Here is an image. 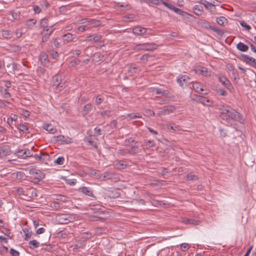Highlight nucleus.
<instances>
[{"mask_svg":"<svg viewBox=\"0 0 256 256\" xmlns=\"http://www.w3.org/2000/svg\"><path fill=\"white\" fill-rule=\"evenodd\" d=\"M219 110H220V118L228 123H230L232 120H233L242 122V114L235 110L230 108V106L228 105H222L221 108H219Z\"/></svg>","mask_w":256,"mask_h":256,"instance_id":"nucleus-1","label":"nucleus"},{"mask_svg":"<svg viewBox=\"0 0 256 256\" xmlns=\"http://www.w3.org/2000/svg\"><path fill=\"white\" fill-rule=\"evenodd\" d=\"M56 220L60 224H67L74 222L75 217L74 215L69 214H58L56 216Z\"/></svg>","mask_w":256,"mask_h":256,"instance_id":"nucleus-2","label":"nucleus"},{"mask_svg":"<svg viewBox=\"0 0 256 256\" xmlns=\"http://www.w3.org/2000/svg\"><path fill=\"white\" fill-rule=\"evenodd\" d=\"M158 46V45L154 43H145L142 44H138L132 48V50H156Z\"/></svg>","mask_w":256,"mask_h":256,"instance_id":"nucleus-3","label":"nucleus"},{"mask_svg":"<svg viewBox=\"0 0 256 256\" xmlns=\"http://www.w3.org/2000/svg\"><path fill=\"white\" fill-rule=\"evenodd\" d=\"M194 90L198 93L202 94H207L209 93L208 90H204L202 85L198 82H194L192 84Z\"/></svg>","mask_w":256,"mask_h":256,"instance_id":"nucleus-4","label":"nucleus"},{"mask_svg":"<svg viewBox=\"0 0 256 256\" xmlns=\"http://www.w3.org/2000/svg\"><path fill=\"white\" fill-rule=\"evenodd\" d=\"M190 78L188 76L186 75H179L176 79V82L178 83V85L180 87H184V86H186L188 82H189V80Z\"/></svg>","mask_w":256,"mask_h":256,"instance_id":"nucleus-5","label":"nucleus"},{"mask_svg":"<svg viewBox=\"0 0 256 256\" xmlns=\"http://www.w3.org/2000/svg\"><path fill=\"white\" fill-rule=\"evenodd\" d=\"M195 71L196 73L206 76H212L213 75V72L208 70L205 67L198 66L196 68Z\"/></svg>","mask_w":256,"mask_h":256,"instance_id":"nucleus-6","label":"nucleus"},{"mask_svg":"<svg viewBox=\"0 0 256 256\" xmlns=\"http://www.w3.org/2000/svg\"><path fill=\"white\" fill-rule=\"evenodd\" d=\"M11 154L10 148L8 145L0 146V158H4Z\"/></svg>","mask_w":256,"mask_h":256,"instance_id":"nucleus-7","label":"nucleus"},{"mask_svg":"<svg viewBox=\"0 0 256 256\" xmlns=\"http://www.w3.org/2000/svg\"><path fill=\"white\" fill-rule=\"evenodd\" d=\"M218 80L222 84L223 86H226L228 90L232 91L234 90V88L232 86L230 81L227 79V78L225 76H220L218 78Z\"/></svg>","mask_w":256,"mask_h":256,"instance_id":"nucleus-8","label":"nucleus"},{"mask_svg":"<svg viewBox=\"0 0 256 256\" xmlns=\"http://www.w3.org/2000/svg\"><path fill=\"white\" fill-rule=\"evenodd\" d=\"M242 56L244 58L245 62L256 68V60L255 58L244 54H242Z\"/></svg>","mask_w":256,"mask_h":256,"instance_id":"nucleus-9","label":"nucleus"},{"mask_svg":"<svg viewBox=\"0 0 256 256\" xmlns=\"http://www.w3.org/2000/svg\"><path fill=\"white\" fill-rule=\"evenodd\" d=\"M54 138L55 139V140L56 142H62L65 144H70L72 142V138L68 137V136H64L62 135H60L57 136H54Z\"/></svg>","mask_w":256,"mask_h":256,"instance_id":"nucleus-10","label":"nucleus"},{"mask_svg":"<svg viewBox=\"0 0 256 256\" xmlns=\"http://www.w3.org/2000/svg\"><path fill=\"white\" fill-rule=\"evenodd\" d=\"M25 196L28 198H32L38 196L36 190L33 188H26Z\"/></svg>","mask_w":256,"mask_h":256,"instance_id":"nucleus-11","label":"nucleus"},{"mask_svg":"<svg viewBox=\"0 0 256 256\" xmlns=\"http://www.w3.org/2000/svg\"><path fill=\"white\" fill-rule=\"evenodd\" d=\"M147 32V29L146 28L136 26L134 28L132 29V32L134 34L138 35H142L146 33Z\"/></svg>","mask_w":256,"mask_h":256,"instance_id":"nucleus-12","label":"nucleus"},{"mask_svg":"<svg viewBox=\"0 0 256 256\" xmlns=\"http://www.w3.org/2000/svg\"><path fill=\"white\" fill-rule=\"evenodd\" d=\"M175 110V108L174 106H169L168 108L162 110L160 111L158 113V116H160L161 115H167L169 114L170 113L172 112L174 110Z\"/></svg>","mask_w":256,"mask_h":256,"instance_id":"nucleus-13","label":"nucleus"},{"mask_svg":"<svg viewBox=\"0 0 256 256\" xmlns=\"http://www.w3.org/2000/svg\"><path fill=\"white\" fill-rule=\"evenodd\" d=\"M102 38V36L100 34H95L92 36H89L86 37V41L91 42L92 41L94 42H96L99 41Z\"/></svg>","mask_w":256,"mask_h":256,"instance_id":"nucleus-14","label":"nucleus"},{"mask_svg":"<svg viewBox=\"0 0 256 256\" xmlns=\"http://www.w3.org/2000/svg\"><path fill=\"white\" fill-rule=\"evenodd\" d=\"M62 80V77L59 74H56L52 77V82L54 86H60Z\"/></svg>","mask_w":256,"mask_h":256,"instance_id":"nucleus-15","label":"nucleus"},{"mask_svg":"<svg viewBox=\"0 0 256 256\" xmlns=\"http://www.w3.org/2000/svg\"><path fill=\"white\" fill-rule=\"evenodd\" d=\"M40 161L43 163L47 164V162L50 160V156L46 152H40Z\"/></svg>","mask_w":256,"mask_h":256,"instance_id":"nucleus-16","label":"nucleus"},{"mask_svg":"<svg viewBox=\"0 0 256 256\" xmlns=\"http://www.w3.org/2000/svg\"><path fill=\"white\" fill-rule=\"evenodd\" d=\"M198 2L202 4L205 8L208 10H211L212 8H215V6L214 4H212L206 0H200Z\"/></svg>","mask_w":256,"mask_h":256,"instance_id":"nucleus-17","label":"nucleus"},{"mask_svg":"<svg viewBox=\"0 0 256 256\" xmlns=\"http://www.w3.org/2000/svg\"><path fill=\"white\" fill-rule=\"evenodd\" d=\"M80 190L82 193H84V194H85L87 196H90L92 197H94L92 191L88 188L84 186V187L80 188Z\"/></svg>","mask_w":256,"mask_h":256,"instance_id":"nucleus-18","label":"nucleus"},{"mask_svg":"<svg viewBox=\"0 0 256 256\" xmlns=\"http://www.w3.org/2000/svg\"><path fill=\"white\" fill-rule=\"evenodd\" d=\"M193 12L196 15L201 16L203 13V8L201 6H195L193 8Z\"/></svg>","mask_w":256,"mask_h":256,"instance_id":"nucleus-19","label":"nucleus"},{"mask_svg":"<svg viewBox=\"0 0 256 256\" xmlns=\"http://www.w3.org/2000/svg\"><path fill=\"white\" fill-rule=\"evenodd\" d=\"M126 166L127 164H126V162L124 160H120L116 162L114 164L116 168L119 170L124 169L126 168Z\"/></svg>","mask_w":256,"mask_h":256,"instance_id":"nucleus-20","label":"nucleus"},{"mask_svg":"<svg viewBox=\"0 0 256 256\" xmlns=\"http://www.w3.org/2000/svg\"><path fill=\"white\" fill-rule=\"evenodd\" d=\"M236 48L241 52H246L248 49V47L247 45L244 44L242 42H239L236 46Z\"/></svg>","mask_w":256,"mask_h":256,"instance_id":"nucleus-21","label":"nucleus"},{"mask_svg":"<svg viewBox=\"0 0 256 256\" xmlns=\"http://www.w3.org/2000/svg\"><path fill=\"white\" fill-rule=\"evenodd\" d=\"M62 39L64 42H72L74 39V35L70 33H67L62 36Z\"/></svg>","mask_w":256,"mask_h":256,"instance_id":"nucleus-22","label":"nucleus"},{"mask_svg":"<svg viewBox=\"0 0 256 256\" xmlns=\"http://www.w3.org/2000/svg\"><path fill=\"white\" fill-rule=\"evenodd\" d=\"M183 222L186 224H192V225H198L200 222V221L194 220L192 218H184L183 220Z\"/></svg>","mask_w":256,"mask_h":256,"instance_id":"nucleus-23","label":"nucleus"},{"mask_svg":"<svg viewBox=\"0 0 256 256\" xmlns=\"http://www.w3.org/2000/svg\"><path fill=\"white\" fill-rule=\"evenodd\" d=\"M43 128L51 134H54L56 132V129L50 124L44 125Z\"/></svg>","mask_w":256,"mask_h":256,"instance_id":"nucleus-24","label":"nucleus"},{"mask_svg":"<svg viewBox=\"0 0 256 256\" xmlns=\"http://www.w3.org/2000/svg\"><path fill=\"white\" fill-rule=\"evenodd\" d=\"M216 22L218 24L224 26L226 24H228V20L224 16H220L217 18Z\"/></svg>","mask_w":256,"mask_h":256,"instance_id":"nucleus-25","label":"nucleus"},{"mask_svg":"<svg viewBox=\"0 0 256 256\" xmlns=\"http://www.w3.org/2000/svg\"><path fill=\"white\" fill-rule=\"evenodd\" d=\"M25 152H26L25 149L24 150H20L16 151L15 152L16 155L20 158H26V155H25Z\"/></svg>","mask_w":256,"mask_h":256,"instance_id":"nucleus-26","label":"nucleus"},{"mask_svg":"<svg viewBox=\"0 0 256 256\" xmlns=\"http://www.w3.org/2000/svg\"><path fill=\"white\" fill-rule=\"evenodd\" d=\"M92 104H88L85 105L82 110V112L83 114H87L92 109Z\"/></svg>","mask_w":256,"mask_h":256,"instance_id":"nucleus-27","label":"nucleus"},{"mask_svg":"<svg viewBox=\"0 0 256 256\" xmlns=\"http://www.w3.org/2000/svg\"><path fill=\"white\" fill-rule=\"evenodd\" d=\"M22 230L25 235L24 239L25 240H28L32 236V231L28 228H24Z\"/></svg>","mask_w":256,"mask_h":256,"instance_id":"nucleus-28","label":"nucleus"},{"mask_svg":"<svg viewBox=\"0 0 256 256\" xmlns=\"http://www.w3.org/2000/svg\"><path fill=\"white\" fill-rule=\"evenodd\" d=\"M17 128L20 130V131L22 132H23L28 133V127L23 124H19L17 126Z\"/></svg>","mask_w":256,"mask_h":256,"instance_id":"nucleus-29","label":"nucleus"},{"mask_svg":"<svg viewBox=\"0 0 256 256\" xmlns=\"http://www.w3.org/2000/svg\"><path fill=\"white\" fill-rule=\"evenodd\" d=\"M152 92H155L156 94H161L162 96H165L168 94L166 90L158 88H154V90H152Z\"/></svg>","mask_w":256,"mask_h":256,"instance_id":"nucleus-30","label":"nucleus"},{"mask_svg":"<svg viewBox=\"0 0 256 256\" xmlns=\"http://www.w3.org/2000/svg\"><path fill=\"white\" fill-rule=\"evenodd\" d=\"M28 244L32 249H34L40 246V243L36 240H32L29 242Z\"/></svg>","mask_w":256,"mask_h":256,"instance_id":"nucleus-31","label":"nucleus"},{"mask_svg":"<svg viewBox=\"0 0 256 256\" xmlns=\"http://www.w3.org/2000/svg\"><path fill=\"white\" fill-rule=\"evenodd\" d=\"M36 20L34 19H30L26 22V26L30 28H32L36 24Z\"/></svg>","mask_w":256,"mask_h":256,"instance_id":"nucleus-32","label":"nucleus"},{"mask_svg":"<svg viewBox=\"0 0 256 256\" xmlns=\"http://www.w3.org/2000/svg\"><path fill=\"white\" fill-rule=\"evenodd\" d=\"M114 176V174L111 172H106L104 174L102 180H106L112 178Z\"/></svg>","mask_w":256,"mask_h":256,"instance_id":"nucleus-33","label":"nucleus"},{"mask_svg":"<svg viewBox=\"0 0 256 256\" xmlns=\"http://www.w3.org/2000/svg\"><path fill=\"white\" fill-rule=\"evenodd\" d=\"M2 35L4 38H10L12 36V33L8 30H2Z\"/></svg>","mask_w":256,"mask_h":256,"instance_id":"nucleus-34","label":"nucleus"},{"mask_svg":"<svg viewBox=\"0 0 256 256\" xmlns=\"http://www.w3.org/2000/svg\"><path fill=\"white\" fill-rule=\"evenodd\" d=\"M198 178V176L192 173H188L186 175V180H196Z\"/></svg>","mask_w":256,"mask_h":256,"instance_id":"nucleus-35","label":"nucleus"},{"mask_svg":"<svg viewBox=\"0 0 256 256\" xmlns=\"http://www.w3.org/2000/svg\"><path fill=\"white\" fill-rule=\"evenodd\" d=\"M10 104V102L4 100L0 99V108H6Z\"/></svg>","mask_w":256,"mask_h":256,"instance_id":"nucleus-36","label":"nucleus"},{"mask_svg":"<svg viewBox=\"0 0 256 256\" xmlns=\"http://www.w3.org/2000/svg\"><path fill=\"white\" fill-rule=\"evenodd\" d=\"M127 116L130 118V120H132L135 118H141L142 115L138 113H131L128 114L127 115Z\"/></svg>","mask_w":256,"mask_h":256,"instance_id":"nucleus-37","label":"nucleus"},{"mask_svg":"<svg viewBox=\"0 0 256 256\" xmlns=\"http://www.w3.org/2000/svg\"><path fill=\"white\" fill-rule=\"evenodd\" d=\"M202 104L204 106H212V102L207 98L204 96Z\"/></svg>","mask_w":256,"mask_h":256,"instance_id":"nucleus-38","label":"nucleus"},{"mask_svg":"<svg viewBox=\"0 0 256 256\" xmlns=\"http://www.w3.org/2000/svg\"><path fill=\"white\" fill-rule=\"evenodd\" d=\"M51 32H52V31L49 32L48 29L46 30V32L44 33V35L43 36L42 39V40L43 42L47 41Z\"/></svg>","mask_w":256,"mask_h":256,"instance_id":"nucleus-39","label":"nucleus"},{"mask_svg":"<svg viewBox=\"0 0 256 256\" xmlns=\"http://www.w3.org/2000/svg\"><path fill=\"white\" fill-rule=\"evenodd\" d=\"M2 92V95L4 98H9L11 96L10 94L8 92L6 89H4V90H0Z\"/></svg>","mask_w":256,"mask_h":256,"instance_id":"nucleus-40","label":"nucleus"},{"mask_svg":"<svg viewBox=\"0 0 256 256\" xmlns=\"http://www.w3.org/2000/svg\"><path fill=\"white\" fill-rule=\"evenodd\" d=\"M64 158L63 156H60L54 161V163L58 165H62L64 164Z\"/></svg>","mask_w":256,"mask_h":256,"instance_id":"nucleus-41","label":"nucleus"},{"mask_svg":"<svg viewBox=\"0 0 256 256\" xmlns=\"http://www.w3.org/2000/svg\"><path fill=\"white\" fill-rule=\"evenodd\" d=\"M48 20L46 18H44L40 20V26L42 28H47L48 27Z\"/></svg>","mask_w":256,"mask_h":256,"instance_id":"nucleus-42","label":"nucleus"},{"mask_svg":"<svg viewBox=\"0 0 256 256\" xmlns=\"http://www.w3.org/2000/svg\"><path fill=\"white\" fill-rule=\"evenodd\" d=\"M145 2L148 4H153L155 5H158L160 4V0H144Z\"/></svg>","mask_w":256,"mask_h":256,"instance_id":"nucleus-43","label":"nucleus"},{"mask_svg":"<svg viewBox=\"0 0 256 256\" xmlns=\"http://www.w3.org/2000/svg\"><path fill=\"white\" fill-rule=\"evenodd\" d=\"M50 206L56 210H58L60 208V204L58 202H53L51 204Z\"/></svg>","mask_w":256,"mask_h":256,"instance_id":"nucleus-44","label":"nucleus"},{"mask_svg":"<svg viewBox=\"0 0 256 256\" xmlns=\"http://www.w3.org/2000/svg\"><path fill=\"white\" fill-rule=\"evenodd\" d=\"M16 191L18 194H22L25 196L26 188H18L16 189Z\"/></svg>","mask_w":256,"mask_h":256,"instance_id":"nucleus-45","label":"nucleus"},{"mask_svg":"<svg viewBox=\"0 0 256 256\" xmlns=\"http://www.w3.org/2000/svg\"><path fill=\"white\" fill-rule=\"evenodd\" d=\"M56 199L63 202L67 201V198L62 195H58Z\"/></svg>","mask_w":256,"mask_h":256,"instance_id":"nucleus-46","label":"nucleus"},{"mask_svg":"<svg viewBox=\"0 0 256 256\" xmlns=\"http://www.w3.org/2000/svg\"><path fill=\"white\" fill-rule=\"evenodd\" d=\"M32 149L33 148H31V150L28 148L25 149L26 152H25V155H26V158L33 157Z\"/></svg>","mask_w":256,"mask_h":256,"instance_id":"nucleus-47","label":"nucleus"},{"mask_svg":"<svg viewBox=\"0 0 256 256\" xmlns=\"http://www.w3.org/2000/svg\"><path fill=\"white\" fill-rule=\"evenodd\" d=\"M190 248L188 244L186 243L182 244L180 246V248L182 250L185 252L188 250Z\"/></svg>","mask_w":256,"mask_h":256,"instance_id":"nucleus-48","label":"nucleus"},{"mask_svg":"<svg viewBox=\"0 0 256 256\" xmlns=\"http://www.w3.org/2000/svg\"><path fill=\"white\" fill-rule=\"evenodd\" d=\"M70 54H72V56L74 57V54L76 56H79L81 54V51L80 50H72L70 52Z\"/></svg>","mask_w":256,"mask_h":256,"instance_id":"nucleus-49","label":"nucleus"},{"mask_svg":"<svg viewBox=\"0 0 256 256\" xmlns=\"http://www.w3.org/2000/svg\"><path fill=\"white\" fill-rule=\"evenodd\" d=\"M138 152V148L137 146H134L131 148V150L128 152L129 153L132 154H136Z\"/></svg>","mask_w":256,"mask_h":256,"instance_id":"nucleus-50","label":"nucleus"},{"mask_svg":"<svg viewBox=\"0 0 256 256\" xmlns=\"http://www.w3.org/2000/svg\"><path fill=\"white\" fill-rule=\"evenodd\" d=\"M10 253L12 254V256H20V252L14 248H11L10 250Z\"/></svg>","mask_w":256,"mask_h":256,"instance_id":"nucleus-51","label":"nucleus"},{"mask_svg":"<svg viewBox=\"0 0 256 256\" xmlns=\"http://www.w3.org/2000/svg\"><path fill=\"white\" fill-rule=\"evenodd\" d=\"M178 14L180 15L182 17H184V18H188L189 16H192L191 14H188L186 12L182 11V10H181L180 12Z\"/></svg>","mask_w":256,"mask_h":256,"instance_id":"nucleus-52","label":"nucleus"},{"mask_svg":"<svg viewBox=\"0 0 256 256\" xmlns=\"http://www.w3.org/2000/svg\"><path fill=\"white\" fill-rule=\"evenodd\" d=\"M240 24L242 26L245 28L247 30H249L251 28L250 26L247 24L244 21L241 22Z\"/></svg>","mask_w":256,"mask_h":256,"instance_id":"nucleus-53","label":"nucleus"},{"mask_svg":"<svg viewBox=\"0 0 256 256\" xmlns=\"http://www.w3.org/2000/svg\"><path fill=\"white\" fill-rule=\"evenodd\" d=\"M80 61L78 59L72 60L70 62L72 66H75L80 64Z\"/></svg>","mask_w":256,"mask_h":256,"instance_id":"nucleus-54","label":"nucleus"},{"mask_svg":"<svg viewBox=\"0 0 256 256\" xmlns=\"http://www.w3.org/2000/svg\"><path fill=\"white\" fill-rule=\"evenodd\" d=\"M218 92L220 95L222 96H226L227 95V92L223 88H220L218 90Z\"/></svg>","mask_w":256,"mask_h":256,"instance_id":"nucleus-55","label":"nucleus"},{"mask_svg":"<svg viewBox=\"0 0 256 256\" xmlns=\"http://www.w3.org/2000/svg\"><path fill=\"white\" fill-rule=\"evenodd\" d=\"M92 22L91 24H93L94 26H99L101 24V22L99 20H96L94 19H92Z\"/></svg>","mask_w":256,"mask_h":256,"instance_id":"nucleus-56","label":"nucleus"},{"mask_svg":"<svg viewBox=\"0 0 256 256\" xmlns=\"http://www.w3.org/2000/svg\"><path fill=\"white\" fill-rule=\"evenodd\" d=\"M82 236L85 238H90L92 237V234L88 232H85L82 234Z\"/></svg>","mask_w":256,"mask_h":256,"instance_id":"nucleus-57","label":"nucleus"},{"mask_svg":"<svg viewBox=\"0 0 256 256\" xmlns=\"http://www.w3.org/2000/svg\"><path fill=\"white\" fill-rule=\"evenodd\" d=\"M160 3L164 4V6H166L170 10L172 8V5L166 2L165 1H164L163 0H160Z\"/></svg>","mask_w":256,"mask_h":256,"instance_id":"nucleus-58","label":"nucleus"},{"mask_svg":"<svg viewBox=\"0 0 256 256\" xmlns=\"http://www.w3.org/2000/svg\"><path fill=\"white\" fill-rule=\"evenodd\" d=\"M103 101V98H102L100 96H97L96 100V105H100V104L102 103Z\"/></svg>","mask_w":256,"mask_h":256,"instance_id":"nucleus-59","label":"nucleus"},{"mask_svg":"<svg viewBox=\"0 0 256 256\" xmlns=\"http://www.w3.org/2000/svg\"><path fill=\"white\" fill-rule=\"evenodd\" d=\"M88 142L92 146H93L94 148H98L97 144L92 140H88Z\"/></svg>","mask_w":256,"mask_h":256,"instance_id":"nucleus-60","label":"nucleus"},{"mask_svg":"<svg viewBox=\"0 0 256 256\" xmlns=\"http://www.w3.org/2000/svg\"><path fill=\"white\" fill-rule=\"evenodd\" d=\"M52 44H54V46L57 48H59L60 46V44L56 40V39H53L51 41Z\"/></svg>","mask_w":256,"mask_h":256,"instance_id":"nucleus-61","label":"nucleus"},{"mask_svg":"<svg viewBox=\"0 0 256 256\" xmlns=\"http://www.w3.org/2000/svg\"><path fill=\"white\" fill-rule=\"evenodd\" d=\"M88 28L86 26H80L78 28V30L80 32H83L85 31L86 30H87Z\"/></svg>","mask_w":256,"mask_h":256,"instance_id":"nucleus-62","label":"nucleus"},{"mask_svg":"<svg viewBox=\"0 0 256 256\" xmlns=\"http://www.w3.org/2000/svg\"><path fill=\"white\" fill-rule=\"evenodd\" d=\"M154 144V140H148L146 142V146L150 148L153 146Z\"/></svg>","mask_w":256,"mask_h":256,"instance_id":"nucleus-63","label":"nucleus"},{"mask_svg":"<svg viewBox=\"0 0 256 256\" xmlns=\"http://www.w3.org/2000/svg\"><path fill=\"white\" fill-rule=\"evenodd\" d=\"M34 12L37 14H39L41 11L40 8L39 6H34Z\"/></svg>","mask_w":256,"mask_h":256,"instance_id":"nucleus-64","label":"nucleus"}]
</instances>
